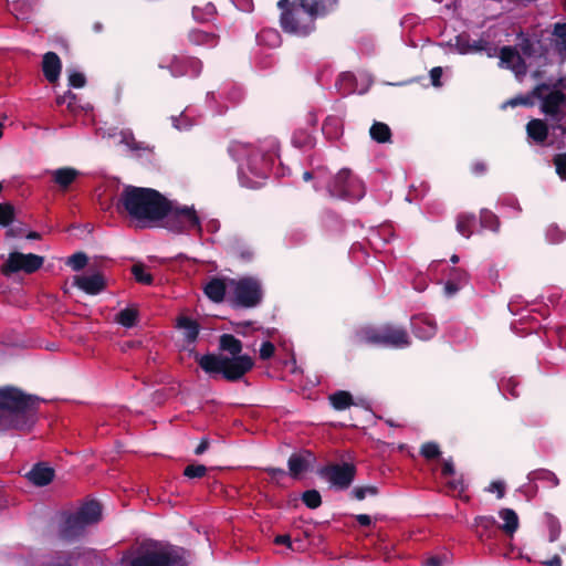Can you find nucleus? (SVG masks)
Masks as SVG:
<instances>
[{"label": "nucleus", "instance_id": "1", "mask_svg": "<svg viewBox=\"0 0 566 566\" xmlns=\"http://www.w3.org/2000/svg\"><path fill=\"white\" fill-rule=\"evenodd\" d=\"M169 199L153 188L126 186L117 201V210L133 220L157 223L168 211Z\"/></svg>", "mask_w": 566, "mask_h": 566}, {"label": "nucleus", "instance_id": "2", "mask_svg": "<svg viewBox=\"0 0 566 566\" xmlns=\"http://www.w3.org/2000/svg\"><path fill=\"white\" fill-rule=\"evenodd\" d=\"M39 400L18 388L0 389V410L6 412L4 421L9 428L29 430L34 423Z\"/></svg>", "mask_w": 566, "mask_h": 566}, {"label": "nucleus", "instance_id": "3", "mask_svg": "<svg viewBox=\"0 0 566 566\" xmlns=\"http://www.w3.org/2000/svg\"><path fill=\"white\" fill-rule=\"evenodd\" d=\"M199 367L211 378L221 375L227 381L241 380L254 367V360L249 355L228 357L217 354L196 355Z\"/></svg>", "mask_w": 566, "mask_h": 566}, {"label": "nucleus", "instance_id": "4", "mask_svg": "<svg viewBox=\"0 0 566 566\" xmlns=\"http://www.w3.org/2000/svg\"><path fill=\"white\" fill-rule=\"evenodd\" d=\"M102 517V506L97 501L83 503L75 512L63 513L59 525V537L72 542L83 536L87 526Z\"/></svg>", "mask_w": 566, "mask_h": 566}, {"label": "nucleus", "instance_id": "5", "mask_svg": "<svg viewBox=\"0 0 566 566\" xmlns=\"http://www.w3.org/2000/svg\"><path fill=\"white\" fill-rule=\"evenodd\" d=\"M356 342L389 348H406L411 345L408 331L403 326L392 323L360 328L356 333Z\"/></svg>", "mask_w": 566, "mask_h": 566}, {"label": "nucleus", "instance_id": "6", "mask_svg": "<svg viewBox=\"0 0 566 566\" xmlns=\"http://www.w3.org/2000/svg\"><path fill=\"white\" fill-rule=\"evenodd\" d=\"M280 25L285 33L305 38L316 29L313 17L308 12L304 0H280Z\"/></svg>", "mask_w": 566, "mask_h": 566}, {"label": "nucleus", "instance_id": "7", "mask_svg": "<svg viewBox=\"0 0 566 566\" xmlns=\"http://www.w3.org/2000/svg\"><path fill=\"white\" fill-rule=\"evenodd\" d=\"M232 293L229 297L230 305L233 308H253L261 304L263 300V289L259 279L253 276H243L239 280H230Z\"/></svg>", "mask_w": 566, "mask_h": 566}, {"label": "nucleus", "instance_id": "8", "mask_svg": "<svg viewBox=\"0 0 566 566\" xmlns=\"http://www.w3.org/2000/svg\"><path fill=\"white\" fill-rule=\"evenodd\" d=\"M186 555L185 548L167 545L157 551H147L133 558L129 566H186Z\"/></svg>", "mask_w": 566, "mask_h": 566}, {"label": "nucleus", "instance_id": "9", "mask_svg": "<svg viewBox=\"0 0 566 566\" xmlns=\"http://www.w3.org/2000/svg\"><path fill=\"white\" fill-rule=\"evenodd\" d=\"M169 231L181 233L189 230L201 232V222L193 207H178L169 200L168 211L160 220Z\"/></svg>", "mask_w": 566, "mask_h": 566}, {"label": "nucleus", "instance_id": "10", "mask_svg": "<svg viewBox=\"0 0 566 566\" xmlns=\"http://www.w3.org/2000/svg\"><path fill=\"white\" fill-rule=\"evenodd\" d=\"M44 262V258L33 253L11 252L7 261L1 265V273L10 276L13 273L24 272L28 274L36 272Z\"/></svg>", "mask_w": 566, "mask_h": 566}, {"label": "nucleus", "instance_id": "11", "mask_svg": "<svg viewBox=\"0 0 566 566\" xmlns=\"http://www.w3.org/2000/svg\"><path fill=\"white\" fill-rule=\"evenodd\" d=\"M318 473L327 479L334 488L346 490L356 476V467L349 462H343L342 464L331 463L321 468Z\"/></svg>", "mask_w": 566, "mask_h": 566}, {"label": "nucleus", "instance_id": "12", "mask_svg": "<svg viewBox=\"0 0 566 566\" xmlns=\"http://www.w3.org/2000/svg\"><path fill=\"white\" fill-rule=\"evenodd\" d=\"M357 180L352 176L349 169H340L327 184L326 188L331 197L337 199H354V188Z\"/></svg>", "mask_w": 566, "mask_h": 566}, {"label": "nucleus", "instance_id": "13", "mask_svg": "<svg viewBox=\"0 0 566 566\" xmlns=\"http://www.w3.org/2000/svg\"><path fill=\"white\" fill-rule=\"evenodd\" d=\"M168 69L175 77H197L202 71V62L195 56L175 55Z\"/></svg>", "mask_w": 566, "mask_h": 566}, {"label": "nucleus", "instance_id": "14", "mask_svg": "<svg viewBox=\"0 0 566 566\" xmlns=\"http://www.w3.org/2000/svg\"><path fill=\"white\" fill-rule=\"evenodd\" d=\"M566 105V95L558 90L552 91L543 97L541 111L555 122H562L565 113L562 107Z\"/></svg>", "mask_w": 566, "mask_h": 566}, {"label": "nucleus", "instance_id": "15", "mask_svg": "<svg viewBox=\"0 0 566 566\" xmlns=\"http://www.w3.org/2000/svg\"><path fill=\"white\" fill-rule=\"evenodd\" d=\"M227 253L242 262H250L254 258L253 247L243 238L234 235L228 239Z\"/></svg>", "mask_w": 566, "mask_h": 566}, {"label": "nucleus", "instance_id": "16", "mask_svg": "<svg viewBox=\"0 0 566 566\" xmlns=\"http://www.w3.org/2000/svg\"><path fill=\"white\" fill-rule=\"evenodd\" d=\"M74 284L90 295H96L106 287L105 277L101 273L76 275L74 276Z\"/></svg>", "mask_w": 566, "mask_h": 566}, {"label": "nucleus", "instance_id": "17", "mask_svg": "<svg viewBox=\"0 0 566 566\" xmlns=\"http://www.w3.org/2000/svg\"><path fill=\"white\" fill-rule=\"evenodd\" d=\"M500 61L509 69L513 70L516 75L526 73V63L513 46H503L500 51Z\"/></svg>", "mask_w": 566, "mask_h": 566}, {"label": "nucleus", "instance_id": "18", "mask_svg": "<svg viewBox=\"0 0 566 566\" xmlns=\"http://www.w3.org/2000/svg\"><path fill=\"white\" fill-rule=\"evenodd\" d=\"M62 62L55 52H46L42 60V72L50 83H55L61 75Z\"/></svg>", "mask_w": 566, "mask_h": 566}, {"label": "nucleus", "instance_id": "19", "mask_svg": "<svg viewBox=\"0 0 566 566\" xmlns=\"http://www.w3.org/2000/svg\"><path fill=\"white\" fill-rule=\"evenodd\" d=\"M54 470L44 463H36L27 473V478L36 486H45L54 479Z\"/></svg>", "mask_w": 566, "mask_h": 566}, {"label": "nucleus", "instance_id": "20", "mask_svg": "<svg viewBox=\"0 0 566 566\" xmlns=\"http://www.w3.org/2000/svg\"><path fill=\"white\" fill-rule=\"evenodd\" d=\"M411 328L415 336L422 340L432 338L437 333V325L422 316L412 317Z\"/></svg>", "mask_w": 566, "mask_h": 566}, {"label": "nucleus", "instance_id": "21", "mask_svg": "<svg viewBox=\"0 0 566 566\" xmlns=\"http://www.w3.org/2000/svg\"><path fill=\"white\" fill-rule=\"evenodd\" d=\"M176 328L182 331L184 338L188 344H192L198 339L200 325L196 319L180 315L176 319Z\"/></svg>", "mask_w": 566, "mask_h": 566}, {"label": "nucleus", "instance_id": "22", "mask_svg": "<svg viewBox=\"0 0 566 566\" xmlns=\"http://www.w3.org/2000/svg\"><path fill=\"white\" fill-rule=\"evenodd\" d=\"M304 3L313 17L314 22L317 18L329 14L337 7L336 0H304Z\"/></svg>", "mask_w": 566, "mask_h": 566}, {"label": "nucleus", "instance_id": "23", "mask_svg": "<svg viewBox=\"0 0 566 566\" xmlns=\"http://www.w3.org/2000/svg\"><path fill=\"white\" fill-rule=\"evenodd\" d=\"M188 40L196 46L214 48L219 43V35L199 29H193L188 33Z\"/></svg>", "mask_w": 566, "mask_h": 566}, {"label": "nucleus", "instance_id": "24", "mask_svg": "<svg viewBox=\"0 0 566 566\" xmlns=\"http://www.w3.org/2000/svg\"><path fill=\"white\" fill-rule=\"evenodd\" d=\"M80 171L72 167H63L52 172L53 181L63 190L67 189L78 177Z\"/></svg>", "mask_w": 566, "mask_h": 566}, {"label": "nucleus", "instance_id": "25", "mask_svg": "<svg viewBox=\"0 0 566 566\" xmlns=\"http://www.w3.org/2000/svg\"><path fill=\"white\" fill-rule=\"evenodd\" d=\"M227 285L222 279L213 277L205 286V294L209 300L214 303H220L224 300Z\"/></svg>", "mask_w": 566, "mask_h": 566}, {"label": "nucleus", "instance_id": "26", "mask_svg": "<svg viewBox=\"0 0 566 566\" xmlns=\"http://www.w3.org/2000/svg\"><path fill=\"white\" fill-rule=\"evenodd\" d=\"M527 136L537 144H543L548 137V126L542 119H532L526 125Z\"/></svg>", "mask_w": 566, "mask_h": 566}, {"label": "nucleus", "instance_id": "27", "mask_svg": "<svg viewBox=\"0 0 566 566\" xmlns=\"http://www.w3.org/2000/svg\"><path fill=\"white\" fill-rule=\"evenodd\" d=\"M331 406L337 411H344L355 405L353 395L346 390H337L328 396Z\"/></svg>", "mask_w": 566, "mask_h": 566}, {"label": "nucleus", "instance_id": "28", "mask_svg": "<svg viewBox=\"0 0 566 566\" xmlns=\"http://www.w3.org/2000/svg\"><path fill=\"white\" fill-rule=\"evenodd\" d=\"M475 223V214L463 212L457 217L455 229L462 237L469 239L473 234Z\"/></svg>", "mask_w": 566, "mask_h": 566}, {"label": "nucleus", "instance_id": "29", "mask_svg": "<svg viewBox=\"0 0 566 566\" xmlns=\"http://www.w3.org/2000/svg\"><path fill=\"white\" fill-rule=\"evenodd\" d=\"M219 347L223 352H228L231 357L241 356L243 348L242 342L232 334H222L219 338Z\"/></svg>", "mask_w": 566, "mask_h": 566}, {"label": "nucleus", "instance_id": "30", "mask_svg": "<svg viewBox=\"0 0 566 566\" xmlns=\"http://www.w3.org/2000/svg\"><path fill=\"white\" fill-rule=\"evenodd\" d=\"M289 473L293 479H298L302 473L308 470V461L301 454L293 453L287 461Z\"/></svg>", "mask_w": 566, "mask_h": 566}, {"label": "nucleus", "instance_id": "31", "mask_svg": "<svg viewBox=\"0 0 566 566\" xmlns=\"http://www.w3.org/2000/svg\"><path fill=\"white\" fill-rule=\"evenodd\" d=\"M527 479L532 482H544L548 488H556L559 484V479L556 474L547 469L533 470L528 473Z\"/></svg>", "mask_w": 566, "mask_h": 566}, {"label": "nucleus", "instance_id": "32", "mask_svg": "<svg viewBox=\"0 0 566 566\" xmlns=\"http://www.w3.org/2000/svg\"><path fill=\"white\" fill-rule=\"evenodd\" d=\"M369 134L371 139L379 144H386L391 140L390 127L381 122H375L369 129Z\"/></svg>", "mask_w": 566, "mask_h": 566}, {"label": "nucleus", "instance_id": "33", "mask_svg": "<svg viewBox=\"0 0 566 566\" xmlns=\"http://www.w3.org/2000/svg\"><path fill=\"white\" fill-rule=\"evenodd\" d=\"M500 517L504 521V524L501 526V528L506 534H514L518 528V516L512 509H502L499 512Z\"/></svg>", "mask_w": 566, "mask_h": 566}, {"label": "nucleus", "instance_id": "34", "mask_svg": "<svg viewBox=\"0 0 566 566\" xmlns=\"http://www.w3.org/2000/svg\"><path fill=\"white\" fill-rule=\"evenodd\" d=\"M138 318V310L136 307H126L116 315V322L126 328L136 325Z\"/></svg>", "mask_w": 566, "mask_h": 566}, {"label": "nucleus", "instance_id": "35", "mask_svg": "<svg viewBox=\"0 0 566 566\" xmlns=\"http://www.w3.org/2000/svg\"><path fill=\"white\" fill-rule=\"evenodd\" d=\"M480 223L482 228L489 229L491 231H499L500 221L496 214L488 209H482L480 212Z\"/></svg>", "mask_w": 566, "mask_h": 566}, {"label": "nucleus", "instance_id": "36", "mask_svg": "<svg viewBox=\"0 0 566 566\" xmlns=\"http://www.w3.org/2000/svg\"><path fill=\"white\" fill-rule=\"evenodd\" d=\"M132 274L136 282L144 285H151L154 283V276L146 272V268L143 263H136L132 266Z\"/></svg>", "mask_w": 566, "mask_h": 566}, {"label": "nucleus", "instance_id": "37", "mask_svg": "<svg viewBox=\"0 0 566 566\" xmlns=\"http://www.w3.org/2000/svg\"><path fill=\"white\" fill-rule=\"evenodd\" d=\"M419 453L421 457H423L426 460H429V461L439 459L441 455L439 444L433 441L424 442L420 447Z\"/></svg>", "mask_w": 566, "mask_h": 566}, {"label": "nucleus", "instance_id": "38", "mask_svg": "<svg viewBox=\"0 0 566 566\" xmlns=\"http://www.w3.org/2000/svg\"><path fill=\"white\" fill-rule=\"evenodd\" d=\"M301 499L303 503L311 510H315L322 505V496L315 489L303 492Z\"/></svg>", "mask_w": 566, "mask_h": 566}, {"label": "nucleus", "instance_id": "39", "mask_svg": "<svg viewBox=\"0 0 566 566\" xmlns=\"http://www.w3.org/2000/svg\"><path fill=\"white\" fill-rule=\"evenodd\" d=\"M122 143L133 151L149 150V146L136 140L132 132H122Z\"/></svg>", "mask_w": 566, "mask_h": 566}, {"label": "nucleus", "instance_id": "40", "mask_svg": "<svg viewBox=\"0 0 566 566\" xmlns=\"http://www.w3.org/2000/svg\"><path fill=\"white\" fill-rule=\"evenodd\" d=\"M356 84V77L350 72H344L338 76L336 85H339L342 90L344 87V94H349L354 91Z\"/></svg>", "mask_w": 566, "mask_h": 566}, {"label": "nucleus", "instance_id": "41", "mask_svg": "<svg viewBox=\"0 0 566 566\" xmlns=\"http://www.w3.org/2000/svg\"><path fill=\"white\" fill-rule=\"evenodd\" d=\"M474 525L476 528H481L482 532L479 536L482 538L486 533L496 526V521L493 516H476L474 518Z\"/></svg>", "mask_w": 566, "mask_h": 566}, {"label": "nucleus", "instance_id": "42", "mask_svg": "<svg viewBox=\"0 0 566 566\" xmlns=\"http://www.w3.org/2000/svg\"><path fill=\"white\" fill-rule=\"evenodd\" d=\"M207 467L203 464L192 463L184 469V475L189 479H201L207 474Z\"/></svg>", "mask_w": 566, "mask_h": 566}, {"label": "nucleus", "instance_id": "43", "mask_svg": "<svg viewBox=\"0 0 566 566\" xmlns=\"http://www.w3.org/2000/svg\"><path fill=\"white\" fill-rule=\"evenodd\" d=\"M88 258L84 252H76L69 258L66 264L74 271H81L86 266Z\"/></svg>", "mask_w": 566, "mask_h": 566}, {"label": "nucleus", "instance_id": "44", "mask_svg": "<svg viewBox=\"0 0 566 566\" xmlns=\"http://www.w3.org/2000/svg\"><path fill=\"white\" fill-rule=\"evenodd\" d=\"M14 219V207L11 203H0V226L7 227Z\"/></svg>", "mask_w": 566, "mask_h": 566}, {"label": "nucleus", "instance_id": "45", "mask_svg": "<svg viewBox=\"0 0 566 566\" xmlns=\"http://www.w3.org/2000/svg\"><path fill=\"white\" fill-rule=\"evenodd\" d=\"M378 494V488L375 485L356 486L352 490V495L357 501H363L367 495L375 496Z\"/></svg>", "mask_w": 566, "mask_h": 566}, {"label": "nucleus", "instance_id": "46", "mask_svg": "<svg viewBox=\"0 0 566 566\" xmlns=\"http://www.w3.org/2000/svg\"><path fill=\"white\" fill-rule=\"evenodd\" d=\"M547 525L549 530V542H555L560 534V524L552 514H547Z\"/></svg>", "mask_w": 566, "mask_h": 566}, {"label": "nucleus", "instance_id": "47", "mask_svg": "<svg viewBox=\"0 0 566 566\" xmlns=\"http://www.w3.org/2000/svg\"><path fill=\"white\" fill-rule=\"evenodd\" d=\"M75 103H76V94H74L70 90L67 92H65L63 95H59L56 97V104L59 106L66 104L67 109H70L71 112L74 111Z\"/></svg>", "mask_w": 566, "mask_h": 566}, {"label": "nucleus", "instance_id": "48", "mask_svg": "<svg viewBox=\"0 0 566 566\" xmlns=\"http://www.w3.org/2000/svg\"><path fill=\"white\" fill-rule=\"evenodd\" d=\"M553 163L556 168L557 175L566 180V151L563 154H557L553 158Z\"/></svg>", "mask_w": 566, "mask_h": 566}, {"label": "nucleus", "instance_id": "49", "mask_svg": "<svg viewBox=\"0 0 566 566\" xmlns=\"http://www.w3.org/2000/svg\"><path fill=\"white\" fill-rule=\"evenodd\" d=\"M86 84V77L83 73L72 72L69 75V85L74 88H82Z\"/></svg>", "mask_w": 566, "mask_h": 566}, {"label": "nucleus", "instance_id": "50", "mask_svg": "<svg viewBox=\"0 0 566 566\" xmlns=\"http://www.w3.org/2000/svg\"><path fill=\"white\" fill-rule=\"evenodd\" d=\"M275 353V346L270 340H265L261 344L260 347V358L262 360H268L273 357Z\"/></svg>", "mask_w": 566, "mask_h": 566}, {"label": "nucleus", "instance_id": "51", "mask_svg": "<svg viewBox=\"0 0 566 566\" xmlns=\"http://www.w3.org/2000/svg\"><path fill=\"white\" fill-rule=\"evenodd\" d=\"M506 105H510L512 107H515V106H518V105H522V106H533L534 105V102L531 97V95H525V96H516L514 98H511L510 101L506 102Z\"/></svg>", "mask_w": 566, "mask_h": 566}, {"label": "nucleus", "instance_id": "52", "mask_svg": "<svg viewBox=\"0 0 566 566\" xmlns=\"http://www.w3.org/2000/svg\"><path fill=\"white\" fill-rule=\"evenodd\" d=\"M264 471L271 476V481L280 485V480L286 475L285 470L281 468H265Z\"/></svg>", "mask_w": 566, "mask_h": 566}, {"label": "nucleus", "instance_id": "53", "mask_svg": "<svg viewBox=\"0 0 566 566\" xmlns=\"http://www.w3.org/2000/svg\"><path fill=\"white\" fill-rule=\"evenodd\" d=\"M490 492H496L497 499H502L505 494V484L502 481H493L489 486Z\"/></svg>", "mask_w": 566, "mask_h": 566}, {"label": "nucleus", "instance_id": "54", "mask_svg": "<svg viewBox=\"0 0 566 566\" xmlns=\"http://www.w3.org/2000/svg\"><path fill=\"white\" fill-rule=\"evenodd\" d=\"M549 88V85L546 84V83H541V84H537L533 90L532 92L530 93L532 99L533 98H539L543 101V97L545 95H543L544 91H547Z\"/></svg>", "mask_w": 566, "mask_h": 566}, {"label": "nucleus", "instance_id": "55", "mask_svg": "<svg viewBox=\"0 0 566 566\" xmlns=\"http://www.w3.org/2000/svg\"><path fill=\"white\" fill-rule=\"evenodd\" d=\"M553 34L562 40L563 44L566 48V23H556L554 25Z\"/></svg>", "mask_w": 566, "mask_h": 566}, {"label": "nucleus", "instance_id": "56", "mask_svg": "<svg viewBox=\"0 0 566 566\" xmlns=\"http://www.w3.org/2000/svg\"><path fill=\"white\" fill-rule=\"evenodd\" d=\"M455 473L454 465L452 459L443 460L441 474L444 478H449Z\"/></svg>", "mask_w": 566, "mask_h": 566}, {"label": "nucleus", "instance_id": "57", "mask_svg": "<svg viewBox=\"0 0 566 566\" xmlns=\"http://www.w3.org/2000/svg\"><path fill=\"white\" fill-rule=\"evenodd\" d=\"M460 290V284L453 279H449L444 284V293L448 296L454 295Z\"/></svg>", "mask_w": 566, "mask_h": 566}, {"label": "nucleus", "instance_id": "58", "mask_svg": "<svg viewBox=\"0 0 566 566\" xmlns=\"http://www.w3.org/2000/svg\"><path fill=\"white\" fill-rule=\"evenodd\" d=\"M171 120L172 125L179 130L186 129L190 126L188 118L184 115H180L179 117L172 116Z\"/></svg>", "mask_w": 566, "mask_h": 566}, {"label": "nucleus", "instance_id": "59", "mask_svg": "<svg viewBox=\"0 0 566 566\" xmlns=\"http://www.w3.org/2000/svg\"><path fill=\"white\" fill-rule=\"evenodd\" d=\"M441 76H442V69L440 66H436L433 69H431L430 71V77H431V83L433 86L438 87L441 85Z\"/></svg>", "mask_w": 566, "mask_h": 566}, {"label": "nucleus", "instance_id": "60", "mask_svg": "<svg viewBox=\"0 0 566 566\" xmlns=\"http://www.w3.org/2000/svg\"><path fill=\"white\" fill-rule=\"evenodd\" d=\"M489 42L488 41H484V40H478V41H473L472 44H469V49L470 51H474V52H481V51H486L489 48Z\"/></svg>", "mask_w": 566, "mask_h": 566}, {"label": "nucleus", "instance_id": "61", "mask_svg": "<svg viewBox=\"0 0 566 566\" xmlns=\"http://www.w3.org/2000/svg\"><path fill=\"white\" fill-rule=\"evenodd\" d=\"M488 170L486 164L483 161H475L471 166V171L475 176H483Z\"/></svg>", "mask_w": 566, "mask_h": 566}, {"label": "nucleus", "instance_id": "62", "mask_svg": "<svg viewBox=\"0 0 566 566\" xmlns=\"http://www.w3.org/2000/svg\"><path fill=\"white\" fill-rule=\"evenodd\" d=\"M518 382L515 381L513 378H510L506 381L505 389L512 395V397L517 398L520 397V391L517 390Z\"/></svg>", "mask_w": 566, "mask_h": 566}, {"label": "nucleus", "instance_id": "63", "mask_svg": "<svg viewBox=\"0 0 566 566\" xmlns=\"http://www.w3.org/2000/svg\"><path fill=\"white\" fill-rule=\"evenodd\" d=\"M467 276V273L459 268H452L450 272V277L453 279L455 282L460 283L461 281H464Z\"/></svg>", "mask_w": 566, "mask_h": 566}, {"label": "nucleus", "instance_id": "64", "mask_svg": "<svg viewBox=\"0 0 566 566\" xmlns=\"http://www.w3.org/2000/svg\"><path fill=\"white\" fill-rule=\"evenodd\" d=\"M521 50L524 55L532 56L534 54V44L526 39L521 43Z\"/></svg>", "mask_w": 566, "mask_h": 566}]
</instances>
